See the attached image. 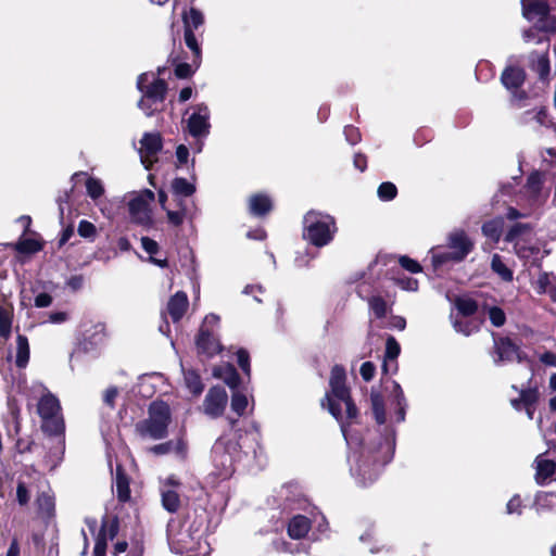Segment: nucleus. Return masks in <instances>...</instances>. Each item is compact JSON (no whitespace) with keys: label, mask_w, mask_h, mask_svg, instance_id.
I'll list each match as a JSON object with an SVG mask.
<instances>
[{"label":"nucleus","mask_w":556,"mask_h":556,"mask_svg":"<svg viewBox=\"0 0 556 556\" xmlns=\"http://www.w3.org/2000/svg\"><path fill=\"white\" fill-rule=\"evenodd\" d=\"M345 378L342 366L332 367L329 379L330 391L326 393L325 401L329 413L340 422L341 432L353 451L350 457L351 473L359 485L366 486L375 482L382 468L391 462L395 445L394 431L386 428L384 433L368 432L365 441L352 434L345 419L356 418L357 408L351 400Z\"/></svg>","instance_id":"nucleus-1"},{"label":"nucleus","mask_w":556,"mask_h":556,"mask_svg":"<svg viewBox=\"0 0 556 556\" xmlns=\"http://www.w3.org/2000/svg\"><path fill=\"white\" fill-rule=\"evenodd\" d=\"M261 434L257 430L239 434L237 432L222 435L212 447L213 475L218 479H228L233 472L235 462L241 454L257 456L261 450Z\"/></svg>","instance_id":"nucleus-2"},{"label":"nucleus","mask_w":556,"mask_h":556,"mask_svg":"<svg viewBox=\"0 0 556 556\" xmlns=\"http://www.w3.org/2000/svg\"><path fill=\"white\" fill-rule=\"evenodd\" d=\"M137 88L142 93L138 108L146 116H152L160 111L167 92L166 83L152 73H142L137 79Z\"/></svg>","instance_id":"nucleus-3"},{"label":"nucleus","mask_w":556,"mask_h":556,"mask_svg":"<svg viewBox=\"0 0 556 556\" xmlns=\"http://www.w3.org/2000/svg\"><path fill=\"white\" fill-rule=\"evenodd\" d=\"M170 408L164 402H153L148 417L136 424V432L143 439L161 440L167 435L170 422Z\"/></svg>","instance_id":"nucleus-4"},{"label":"nucleus","mask_w":556,"mask_h":556,"mask_svg":"<svg viewBox=\"0 0 556 556\" xmlns=\"http://www.w3.org/2000/svg\"><path fill=\"white\" fill-rule=\"evenodd\" d=\"M505 242L513 244L518 257L530 260L535 257L541 250L540 241L529 223H516L504 237Z\"/></svg>","instance_id":"nucleus-5"},{"label":"nucleus","mask_w":556,"mask_h":556,"mask_svg":"<svg viewBox=\"0 0 556 556\" xmlns=\"http://www.w3.org/2000/svg\"><path fill=\"white\" fill-rule=\"evenodd\" d=\"M33 389L42 393L38 402L37 410L42 419L43 431L52 435L62 433L64 430V422L60 414L61 406L59 400L48 392L42 383H34Z\"/></svg>","instance_id":"nucleus-6"},{"label":"nucleus","mask_w":556,"mask_h":556,"mask_svg":"<svg viewBox=\"0 0 556 556\" xmlns=\"http://www.w3.org/2000/svg\"><path fill=\"white\" fill-rule=\"evenodd\" d=\"M304 238L316 247L327 245L337 231L333 217L311 211L304 216Z\"/></svg>","instance_id":"nucleus-7"},{"label":"nucleus","mask_w":556,"mask_h":556,"mask_svg":"<svg viewBox=\"0 0 556 556\" xmlns=\"http://www.w3.org/2000/svg\"><path fill=\"white\" fill-rule=\"evenodd\" d=\"M447 247L451 251H432L434 267L447 262H462L472 251L473 242L464 230H456L448 236Z\"/></svg>","instance_id":"nucleus-8"},{"label":"nucleus","mask_w":556,"mask_h":556,"mask_svg":"<svg viewBox=\"0 0 556 556\" xmlns=\"http://www.w3.org/2000/svg\"><path fill=\"white\" fill-rule=\"evenodd\" d=\"M523 16L546 33L556 30V18L549 15L548 5L541 0H522Z\"/></svg>","instance_id":"nucleus-9"},{"label":"nucleus","mask_w":556,"mask_h":556,"mask_svg":"<svg viewBox=\"0 0 556 556\" xmlns=\"http://www.w3.org/2000/svg\"><path fill=\"white\" fill-rule=\"evenodd\" d=\"M211 113L206 104L199 103L192 106V113L186 121L187 131L195 139L206 138L210 134Z\"/></svg>","instance_id":"nucleus-10"},{"label":"nucleus","mask_w":556,"mask_h":556,"mask_svg":"<svg viewBox=\"0 0 556 556\" xmlns=\"http://www.w3.org/2000/svg\"><path fill=\"white\" fill-rule=\"evenodd\" d=\"M154 200V193L151 190H143L132 198L129 203V214L134 223L149 226L152 223L150 203Z\"/></svg>","instance_id":"nucleus-11"},{"label":"nucleus","mask_w":556,"mask_h":556,"mask_svg":"<svg viewBox=\"0 0 556 556\" xmlns=\"http://www.w3.org/2000/svg\"><path fill=\"white\" fill-rule=\"evenodd\" d=\"M204 533V519H201V522L197 527V529L192 531H188V529H181L179 532H174V525L170 522L167 529L168 540L172 544H178L181 549L186 552L193 551L195 544L200 543V540Z\"/></svg>","instance_id":"nucleus-12"},{"label":"nucleus","mask_w":556,"mask_h":556,"mask_svg":"<svg viewBox=\"0 0 556 556\" xmlns=\"http://www.w3.org/2000/svg\"><path fill=\"white\" fill-rule=\"evenodd\" d=\"M227 403L226 390L223 387H212L204 397L203 412L211 418H217L224 414Z\"/></svg>","instance_id":"nucleus-13"},{"label":"nucleus","mask_w":556,"mask_h":556,"mask_svg":"<svg viewBox=\"0 0 556 556\" xmlns=\"http://www.w3.org/2000/svg\"><path fill=\"white\" fill-rule=\"evenodd\" d=\"M162 149V138L159 132H147L140 140L139 154L146 169H150L156 161V155Z\"/></svg>","instance_id":"nucleus-14"},{"label":"nucleus","mask_w":556,"mask_h":556,"mask_svg":"<svg viewBox=\"0 0 556 556\" xmlns=\"http://www.w3.org/2000/svg\"><path fill=\"white\" fill-rule=\"evenodd\" d=\"M525 71L519 67H507L501 77V80L503 85L508 89L513 91V103L517 108L523 106V99L526 96L523 93H518L517 89L523 84L525 81Z\"/></svg>","instance_id":"nucleus-15"},{"label":"nucleus","mask_w":556,"mask_h":556,"mask_svg":"<svg viewBox=\"0 0 556 556\" xmlns=\"http://www.w3.org/2000/svg\"><path fill=\"white\" fill-rule=\"evenodd\" d=\"M535 469L534 480L539 485H546L556 479V462L540 454L533 462Z\"/></svg>","instance_id":"nucleus-16"},{"label":"nucleus","mask_w":556,"mask_h":556,"mask_svg":"<svg viewBox=\"0 0 556 556\" xmlns=\"http://www.w3.org/2000/svg\"><path fill=\"white\" fill-rule=\"evenodd\" d=\"M544 176L540 172H533L529 175L527 184L523 187V195L527 198L530 206L540 205L544 199L542 187Z\"/></svg>","instance_id":"nucleus-17"},{"label":"nucleus","mask_w":556,"mask_h":556,"mask_svg":"<svg viewBox=\"0 0 556 556\" xmlns=\"http://www.w3.org/2000/svg\"><path fill=\"white\" fill-rule=\"evenodd\" d=\"M197 349L199 353L204 354L207 357H212L220 352L222 345L216 338L215 332H212L206 328H200L197 338Z\"/></svg>","instance_id":"nucleus-18"},{"label":"nucleus","mask_w":556,"mask_h":556,"mask_svg":"<svg viewBox=\"0 0 556 556\" xmlns=\"http://www.w3.org/2000/svg\"><path fill=\"white\" fill-rule=\"evenodd\" d=\"M519 118L523 125L531 126L535 130L542 127L547 128L552 125V121L548 117L544 106H535L531 110H528L523 112Z\"/></svg>","instance_id":"nucleus-19"},{"label":"nucleus","mask_w":556,"mask_h":556,"mask_svg":"<svg viewBox=\"0 0 556 556\" xmlns=\"http://www.w3.org/2000/svg\"><path fill=\"white\" fill-rule=\"evenodd\" d=\"M494 348L497 356L494 358L496 364L502 362H511L515 358L519 362L521 361L518 348L508 338L494 339Z\"/></svg>","instance_id":"nucleus-20"},{"label":"nucleus","mask_w":556,"mask_h":556,"mask_svg":"<svg viewBox=\"0 0 556 556\" xmlns=\"http://www.w3.org/2000/svg\"><path fill=\"white\" fill-rule=\"evenodd\" d=\"M188 296L185 292H176L168 301L167 311L174 321L181 319L188 308Z\"/></svg>","instance_id":"nucleus-21"},{"label":"nucleus","mask_w":556,"mask_h":556,"mask_svg":"<svg viewBox=\"0 0 556 556\" xmlns=\"http://www.w3.org/2000/svg\"><path fill=\"white\" fill-rule=\"evenodd\" d=\"M311 529V521L307 517L298 515L294 516L288 525V534L290 538L299 540L304 538Z\"/></svg>","instance_id":"nucleus-22"},{"label":"nucleus","mask_w":556,"mask_h":556,"mask_svg":"<svg viewBox=\"0 0 556 556\" xmlns=\"http://www.w3.org/2000/svg\"><path fill=\"white\" fill-rule=\"evenodd\" d=\"M547 48L548 45L546 46L545 52H532L530 54V67L538 73L542 80H545L549 74V60L547 56Z\"/></svg>","instance_id":"nucleus-23"},{"label":"nucleus","mask_w":556,"mask_h":556,"mask_svg":"<svg viewBox=\"0 0 556 556\" xmlns=\"http://www.w3.org/2000/svg\"><path fill=\"white\" fill-rule=\"evenodd\" d=\"M213 374L231 389H236L239 384V375L232 365L226 364L215 367Z\"/></svg>","instance_id":"nucleus-24"},{"label":"nucleus","mask_w":556,"mask_h":556,"mask_svg":"<svg viewBox=\"0 0 556 556\" xmlns=\"http://www.w3.org/2000/svg\"><path fill=\"white\" fill-rule=\"evenodd\" d=\"M504 229V219L502 217L485 222L482 225V233L491 242L497 243Z\"/></svg>","instance_id":"nucleus-25"},{"label":"nucleus","mask_w":556,"mask_h":556,"mask_svg":"<svg viewBox=\"0 0 556 556\" xmlns=\"http://www.w3.org/2000/svg\"><path fill=\"white\" fill-rule=\"evenodd\" d=\"M251 214L263 216L271 210V200L266 194H254L249 200Z\"/></svg>","instance_id":"nucleus-26"},{"label":"nucleus","mask_w":556,"mask_h":556,"mask_svg":"<svg viewBox=\"0 0 556 556\" xmlns=\"http://www.w3.org/2000/svg\"><path fill=\"white\" fill-rule=\"evenodd\" d=\"M392 396V404L396 407L395 421L402 422L405 419L407 404L401 386L395 381H393Z\"/></svg>","instance_id":"nucleus-27"},{"label":"nucleus","mask_w":556,"mask_h":556,"mask_svg":"<svg viewBox=\"0 0 556 556\" xmlns=\"http://www.w3.org/2000/svg\"><path fill=\"white\" fill-rule=\"evenodd\" d=\"M29 362V343L28 339L18 334L16 337V352H15V365L23 369L28 365Z\"/></svg>","instance_id":"nucleus-28"},{"label":"nucleus","mask_w":556,"mask_h":556,"mask_svg":"<svg viewBox=\"0 0 556 556\" xmlns=\"http://www.w3.org/2000/svg\"><path fill=\"white\" fill-rule=\"evenodd\" d=\"M115 489L121 502H127L130 498L129 479L121 466L116 468Z\"/></svg>","instance_id":"nucleus-29"},{"label":"nucleus","mask_w":556,"mask_h":556,"mask_svg":"<svg viewBox=\"0 0 556 556\" xmlns=\"http://www.w3.org/2000/svg\"><path fill=\"white\" fill-rule=\"evenodd\" d=\"M534 507L538 513L553 511L556 509L555 492H538L534 498Z\"/></svg>","instance_id":"nucleus-30"},{"label":"nucleus","mask_w":556,"mask_h":556,"mask_svg":"<svg viewBox=\"0 0 556 556\" xmlns=\"http://www.w3.org/2000/svg\"><path fill=\"white\" fill-rule=\"evenodd\" d=\"M539 399V393L535 388H529L520 391V397L511 400V406L520 410L521 406H530L535 405L536 401Z\"/></svg>","instance_id":"nucleus-31"},{"label":"nucleus","mask_w":556,"mask_h":556,"mask_svg":"<svg viewBox=\"0 0 556 556\" xmlns=\"http://www.w3.org/2000/svg\"><path fill=\"white\" fill-rule=\"evenodd\" d=\"M161 494L163 507L169 513L177 511L180 506L178 493L174 489L167 488V485H165L162 489Z\"/></svg>","instance_id":"nucleus-32"},{"label":"nucleus","mask_w":556,"mask_h":556,"mask_svg":"<svg viewBox=\"0 0 556 556\" xmlns=\"http://www.w3.org/2000/svg\"><path fill=\"white\" fill-rule=\"evenodd\" d=\"M184 378L186 387L194 395H200L204 389L200 375L193 369H184Z\"/></svg>","instance_id":"nucleus-33"},{"label":"nucleus","mask_w":556,"mask_h":556,"mask_svg":"<svg viewBox=\"0 0 556 556\" xmlns=\"http://www.w3.org/2000/svg\"><path fill=\"white\" fill-rule=\"evenodd\" d=\"M12 320V307L0 305V336L4 339H8L11 334Z\"/></svg>","instance_id":"nucleus-34"},{"label":"nucleus","mask_w":556,"mask_h":556,"mask_svg":"<svg viewBox=\"0 0 556 556\" xmlns=\"http://www.w3.org/2000/svg\"><path fill=\"white\" fill-rule=\"evenodd\" d=\"M86 192L88 197L96 203L104 195L105 189L103 182L99 178L88 177L86 180Z\"/></svg>","instance_id":"nucleus-35"},{"label":"nucleus","mask_w":556,"mask_h":556,"mask_svg":"<svg viewBox=\"0 0 556 556\" xmlns=\"http://www.w3.org/2000/svg\"><path fill=\"white\" fill-rule=\"evenodd\" d=\"M492 270L501 277L504 281L513 280V270L508 268V266L503 262L502 257L498 254H494L491 261Z\"/></svg>","instance_id":"nucleus-36"},{"label":"nucleus","mask_w":556,"mask_h":556,"mask_svg":"<svg viewBox=\"0 0 556 556\" xmlns=\"http://www.w3.org/2000/svg\"><path fill=\"white\" fill-rule=\"evenodd\" d=\"M371 408L374 413V417L378 425H383L386 422V409L383 397L379 393H371L370 395Z\"/></svg>","instance_id":"nucleus-37"},{"label":"nucleus","mask_w":556,"mask_h":556,"mask_svg":"<svg viewBox=\"0 0 556 556\" xmlns=\"http://www.w3.org/2000/svg\"><path fill=\"white\" fill-rule=\"evenodd\" d=\"M400 344L394 337H389L386 342V355L382 364L383 371H388V361H395L400 354Z\"/></svg>","instance_id":"nucleus-38"},{"label":"nucleus","mask_w":556,"mask_h":556,"mask_svg":"<svg viewBox=\"0 0 556 556\" xmlns=\"http://www.w3.org/2000/svg\"><path fill=\"white\" fill-rule=\"evenodd\" d=\"M172 188L177 195L190 197L195 192L194 185L180 177L173 180Z\"/></svg>","instance_id":"nucleus-39"},{"label":"nucleus","mask_w":556,"mask_h":556,"mask_svg":"<svg viewBox=\"0 0 556 556\" xmlns=\"http://www.w3.org/2000/svg\"><path fill=\"white\" fill-rule=\"evenodd\" d=\"M182 20L185 28L190 27L192 30L199 28L204 22L203 14L193 8H191L188 13H184Z\"/></svg>","instance_id":"nucleus-40"},{"label":"nucleus","mask_w":556,"mask_h":556,"mask_svg":"<svg viewBox=\"0 0 556 556\" xmlns=\"http://www.w3.org/2000/svg\"><path fill=\"white\" fill-rule=\"evenodd\" d=\"M455 306L457 311L465 317L470 316L476 313L478 305L470 298H457L455 301Z\"/></svg>","instance_id":"nucleus-41"},{"label":"nucleus","mask_w":556,"mask_h":556,"mask_svg":"<svg viewBox=\"0 0 556 556\" xmlns=\"http://www.w3.org/2000/svg\"><path fill=\"white\" fill-rule=\"evenodd\" d=\"M368 305L370 311L377 318H383L388 312L387 302L378 295H374L368 299Z\"/></svg>","instance_id":"nucleus-42"},{"label":"nucleus","mask_w":556,"mask_h":556,"mask_svg":"<svg viewBox=\"0 0 556 556\" xmlns=\"http://www.w3.org/2000/svg\"><path fill=\"white\" fill-rule=\"evenodd\" d=\"M180 206L181 208L179 211L166 210L167 219L173 226H180L185 217L189 219H193L194 217L192 213L188 212L187 207L182 206V204H180Z\"/></svg>","instance_id":"nucleus-43"},{"label":"nucleus","mask_w":556,"mask_h":556,"mask_svg":"<svg viewBox=\"0 0 556 556\" xmlns=\"http://www.w3.org/2000/svg\"><path fill=\"white\" fill-rule=\"evenodd\" d=\"M249 401L247 395L239 391H235L231 396V409L238 415L242 416L248 407Z\"/></svg>","instance_id":"nucleus-44"},{"label":"nucleus","mask_w":556,"mask_h":556,"mask_svg":"<svg viewBox=\"0 0 556 556\" xmlns=\"http://www.w3.org/2000/svg\"><path fill=\"white\" fill-rule=\"evenodd\" d=\"M542 33H544V31L541 30L540 28H538V26L534 24L533 27H531L522 33V38L526 42H534V43L547 42V37Z\"/></svg>","instance_id":"nucleus-45"},{"label":"nucleus","mask_w":556,"mask_h":556,"mask_svg":"<svg viewBox=\"0 0 556 556\" xmlns=\"http://www.w3.org/2000/svg\"><path fill=\"white\" fill-rule=\"evenodd\" d=\"M377 193L381 201H390L396 197L397 189L394 184L387 181L378 187Z\"/></svg>","instance_id":"nucleus-46"},{"label":"nucleus","mask_w":556,"mask_h":556,"mask_svg":"<svg viewBox=\"0 0 556 556\" xmlns=\"http://www.w3.org/2000/svg\"><path fill=\"white\" fill-rule=\"evenodd\" d=\"M77 232L80 237L93 241L97 236V228L91 222L83 219L78 224Z\"/></svg>","instance_id":"nucleus-47"},{"label":"nucleus","mask_w":556,"mask_h":556,"mask_svg":"<svg viewBox=\"0 0 556 556\" xmlns=\"http://www.w3.org/2000/svg\"><path fill=\"white\" fill-rule=\"evenodd\" d=\"M184 37L186 46L193 52L194 58L199 59L201 55V48L198 43L193 30L190 27H186Z\"/></svg>","instance_id":"nucleus-48"},{"label":"nucleus","mask_w":556,"mask_h":556,"mask_svg":"<svg viewBox=\"0 0 556 556\" xmlns=\"http://www.w3.org/2000/svg\"><path fill=\"white\" fill-rule=\"evenodd\" d=\"M488 316L495 327H502L506 321L504 311L497 306L488 307Z\"/></svg>","instance_id":"nucleus-49"},{"label":"nucleus","mask_w":556,"mask_h":556,"mask_svg":"<svg viewBox=\"0 0 556 556\" xmlns=\"http://www.w3.org/2000/svg\"><path fill=\"white\" fill-rule=\"evenodd\" d=\"M16 249L22 253H35L41 249V244L35 239L21 240Z\"/></svg>","instance_id":"nucleus-50"},{"label":"nucleus","mask_w":556,"mask_h":556,"mask_svg":"<svg viewBox=\"0 0 556 556\" xmlns=\"http://www.w3.org/2000/svg\"><path fill=\"white\" fill-rule=\"evenodd\" d=\"M170 441V451L179 458H186L187 456V443L184 439L178 438L176 440H169Z\"/></svg>","instance_id":"nucleus-51"},{"label":"nucleus","mask_w":556,"mask_h":556,"mask_svg":"<svg viewBox=\"0 0 556 556\" xmlns=\"http://www.w3.org/2000/svg\"><path fill=\"white\" fill-rule=\"evenodd\" d=\"M399 263L404 269H406L410 273L415 274V273L421 271L420 264L417 261H415L408 256H401L399 260Z\"/></svg>","instance_id":"nucleus-52"},{"label":"nucleus","mask_w":556,"mask_h":556,"mask_svg":"<svg viewBox=\"0 0 556 556\" xmlns=\"http://www.w3.org/2000/svg\"><path fill=\"white\" fill-rule=\"evenodd\" d=\"M522 510V502L519 495H514L506 505V513L509 515H520Z\"/></svg>","instance_id":"nucleus-53"},{"label":"nucleus","mask_w":556,"mask_h":556,"mask_svg":"<svg viewBox=\"0 0 556 556\" xmlns=\"http://www.w3.org/2000/svg\"><path fill=\"white\" fill-rule=\"evenodd\" d=\"M399 287L406 291H416L418 289V281L410 277H400L396 280Z\"/></svg>","instance_id":"nucleus-54"},{"label":"nucleus","mask_w":556,"mask_h":556,"mask_svg":"<svg viewBox=\"0 0 556 556\" xmlns=\"http://www.w3.org/2000/svg\"><path fill=\"white\" fill-rule=\"evenodd\" d=\"M237 359H238V364H239L240 368L244 371V374H247L249 376L250 375L249 353L245 350L240 349L237 352Z\"/></svg>","instance_id":"nucleus-55"},{"label":"nucleus","mask_w":556,"mask_h":556,"mask_svg":"<svg viewBox=\"0 0 556 556\" xmlns=\"http://www.w3.org/2000/svg\"><path fill=\"white\" fill-rule=\"evenodd\" d=\"M16 498L20 505L24 506L29 502V492L23 482H18L16 486Z\"/></svg>","instance_id":"nucleus-56"},{"label":"nucleus","mask_w":556,"mask_h":556,"mask_svg":"<svg viewBox=\"0 0 556 556\" xmlns=\"http://www.w3.org/2000/svg\"><path fill=\"white\" fill-rule=\"evenodd\" d=\"M376 371V366L371 362H365L361 366V376L365 381H370Z\"/></svg>","instance_id":"nucleus-57"},{"label":"nucleus","mask_w":556,"mask_h":556,"mask_svg":"<svg viewBox=\"0 0 556 556\" xmlns=\"http://www.w3.org/2000/svg\"><path fill=\"white\" fill-rule=\"evenodd\" d=\"M38 506L41 510L50 513L53 509V501L50 495L42 493L37 498Z\"/></svg>","instance_id":"nucleus-58"},{"label":"nucleus","mask_w":556,"mask_h":556,"mask_svg":"<svg viewBox=\"0 0 556 556\" xmlns=\"http://www.w3.org/2000/svg\"><path fill=\"white\" fill-rule=\"evenodd\" d=\"M345 139L351 144H356L361 140L359 130L353 126H346L344 128Z\"/></svg>","instance_id":"nucleus-59"},{"label":"nucleus","mask_w":556,"mask_h":556,"mask_svg":"<svg viewBox=\"0 0 556 556\" xmlns=\"http://www.w3.org/2000/svg\"><path fill=\"white\" fill-rule=\"evenodd\" d=\"M193 74L192 66L188 63H179L175 67V75L178 78H188Z\"/></svg>","instance_id":"nucleus-60"},{"label":"nucleus","mask_w":556,"mask_h":556,"mask_svg":"<svg viewBox=\"0 0 556 556\" xmlns=\"http://www.w3.org/2000/svg\"><path fill=\"white\" fill-rule=\"evenodd\" d=\"M141 247L151 256L153 254L157 253V251H159L157 242L152 240V239H150V238H148V237H142L141 238Z\"/></svg>","instance_id":"nucleus-61"},{"label":"nucleus","mask_w":556,"mask_h":556,"mask_svg":"<svg viewBox=\"0 0 556 556\" xmlns=\"http://www.w3.org/2000/svg\"><path fill=\"white\" fill-rule=\"evenodd\" d=\"M219 317L215 314H208L205 316L201 328L210 329L214 332L215 328L218 326Z\"/></svg>","instance_id":"nucleus-62"},{"label":"nucleus","mask_w":556,"mask_h":556,"mask_svg":"<svg viewBox=\"0 0 556 556\" xmlns=\"http://www.w3.org/2000/svg\"><path fill=\"white\" fill-rule=\"evenodd\" d=\"M453 326L457 332L464 333L465 336H469L472 332V327L467 321L456 319Z\"/></svg>","instance_id":"nucleus-63"},{"label":"nucleus","mask_w":556,"mask_h":556,"mask_svg":"<svg viewBox=\"0 0 556 556\" xmlns=\"http://www.w3.org/2000/svg\"><path fill=\"white\" fill-rule=\"evenodd\" d=\"M539 359L546 366L556 367V354L553 352H545L541 354Z\"/></svg>","instance_id":"nucleus-64"}]
</instances>
